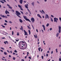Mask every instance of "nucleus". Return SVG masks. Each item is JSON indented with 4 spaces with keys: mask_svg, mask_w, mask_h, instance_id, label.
<instances>
[{
    "mask_svg": "<svg viewBox=\"0 0 61 61\" xmlns=\"http://www.w3.org/2000/svg\"><path fill=\"white\" fill-rule=\"evenodd\" d=\"M15 12L16 13H15V14H16V15H17L18 17H19L21 18V17H20V16H19L20 15H21V13L17 11H16Z\"/></svg>",
    "mask_w": 61,
    "mask_h": 61,
    "instance_id": "obj_1",
    "label": "nucleus"
},
{
    "mask_svg": "<svg viewBox=\"0 0 61 61\" xmlns=\"http://www.w3.org/2000/svg\"><path fill=\"white\" fill-rule=\"evenodd\" d=\"M23 17L26 20V21H29L30 22H31L30 20L29 19H28L27 18V17L26 16H23Z\"/></svg>",
    "mask_w": 61,
    "mask_h": 61,
    "instance_id": "obj_2",
    "label": "nucleus"
},
{
    "mask_svg": "<svg viewBox=\"0 0 61 61\" xmlns=\"http://www.w3.org/2000/svg\"><path fill=\"white\" fill-rule=\"evenodd\" d=\"M54 22L57 23V21L58 20V18H54Z\"/></svg>",
    "mask_w": 61,
    "mask_h": 61,
    "instance_id": "obj_3",
    "label": "nucleus"
},
{
    "mask_svg": "<svg viewBox=\"0 0 61 61\" xmlns=\"http://www.w3.org/2000/svg\"><path fill=\"white\" fill-rule=\"evenodd\" d=\"M31 20L33 23H34L35 21V19L33 17L31 18Z\"/></svg>",
    "mask_w": 61,
    "mask_h": 61,
    "instance_id": "obj_4",
    "label": "nucleus"
},
{
    "mask_svg": "<svg viewBox=\"0 0 61 61\" xmlns=\"http://www.w3.org/2000/svg\"><path fill=\"white\" fill-rule=\"evenodd\" d=\"M58 27H59V33H61V27L60 26H59Z\"/></svg>",
    "mask_w": 61,
    "mask_h": 61,
    "instance_id": "obj_5",
    "label": "nucleus"
},
{
    "mask_svg": "<svg viewBox=\"0 0 61 61\" xmlns=\"http://www.w3.org/2000/svg\"><path fill=\"white\" fill-rule=\"evenodd\" d=\"M24 32L25 33V36H28V34H27V33L25 31V30H24Z\"/></svg>",
    "mask_w": 61,
    "mask_h": 61,
    "instance_id": "obj_6",
    "label": "nucleus"
},
{
    "mask_svg": "<svg viewBox=\"0 0 61 61\" xmlns=\"http://www.w3.org/2000/svg\"><path fill=\"white\" fill-rule=\"evenodd\" d=\"M47 18L48 19H49V16L47 14H46L45 15V18L46 19H47Z\"/></svg>",
    "mask_w": 61,
    "mask_h": 61,
    "instance_id": "obj_7",
    "label": "nucleus"
},
{
    "mask_svg": "<svg viewBox=\"0 0 61 61\" xmlns=\"http://www.w3.org/2000/svg\"><path fill=\"white\" fill-rule=\"evenodd\" d=\"M25 6L26 8H28V4H26L25 5Z\"/></svg>",
    "mask_w": 61,
    "mask_h": 61,
    "instance_id": "obj_8",
    "label": "nucleus"
},
{
    "mask_svg": "<svg viewBox=\"0 0 61 61\" xmlns=\"http://www.w3.org/2000/svg\"><path fill=\"white\" fill-rule=\"evenodd\" d=\"M7 6H8V8H9L12 9V8L10 6V5H9L7 4Z\"/></svg>",
    "mask_w": 61,
    "mask_h": 61,
    "instance_id": "obj_9",
    "label": "nucleus"
},
{
    "mask_svg": "<svg viewBox=\"0 0 61 61\" xmlns=\"http://www.w3.org/2000/svg\"><path fill=\"white\" fill-rule=\"evenodd\" d=\"M59 35V33H57L56 35V37H58V36Z\"/></svg>",
    "mask_w": 61,
    "mask_h": 61,
    "instance_id": "obj_10",
    "label": "nucleus"
},
{
    "mask_svg": "<svg viewBox=\"0 0 61 61\" xmlns=\"http://www.w3.org/2000/svg\"><path fill=\"white\" fill-rule=\"evenodd\" d=\"M20 3L21 4H22V3H23V0H20Z\"/></svg>",
    "mask_w": 61,
    "mask_h": 61,
    "instance_id": "obj_11",
    "label": "nucleus"
},
{
    "mask_svg": "<svg viewBox=\"0 0 61 61\" xmlns=\"http://www.w3.org/2000/svg\"><path fill=\"white\" fill-rule=\"evenodd\" d=\"M42 26L44 30V31H45V26H44V25H42Z\"/></svg>",
    "mask_w": 61,
    "mask_h": 61,
    "instance_id": "obj_12",
    "label": "nucleus"
},
{
    "mask_svg": "<svg viewBox=\"0 0 61 61\" xmlns=\"http://www.w3.org/2000/svg\"><path fill=\"white\" fill-rule=\"evenodd\" d=\"M37 15L39 17H40V18H42V17H41V16L39 14H37Z\"/></svg>",
    "mask_w": 61,
    "mask_h": 61,
    "instance_id": "obj_13",
    "label": "nucleus"
},
{
    "mask_svg": "<svg viewBox=\"0 0 61 61\" xmlns=\"http://www.w3.org/2000/svg\"><path fill=\"white\" fill-rule=\"evenodd\" d=\"M19 20L20 21V23H22L23 22V20H21V19H19Z\"/></svg>",
    "mask_w": 61,
    "mask_h": 61,
    "instance_id": "obj_14",
    "label": "nucleus"
},
{
    "mask_svg": "<svg viewBox=\"0 0 61 61\" xmlns=\"http://www.w3.org/2000/svg\"><path fill=\"white\" fill-rule=\"evenodd\" d=\"M34 3H35L34 2H33L32 3H31V5H33V6H34Z\"/></svg>",
    "mask_w": 61,
    "mask_h": 61,
    "instance_id": "obj_15",
    "label": "nucleus"
},
{
    "mask_svg": "<svg viewBox=\"0 0 61 61\" xmlns=\"http://www.w3.org/2000/svg\"><path fill=\"white\" fill-rule=\"evenodd\" d=\"M21 28H20V30H23V27H22V26H21Z\"/></svg>",
    "mask_w": 61,
    "mask_h": 61,
    "instance_id": "obj_16",
    "label": "nucleus"
},
{
    "mask_svg": "<svg viewBox=\"0 0 61 61\" xmlns=\"http://www.w3.org/2000/svg\"><path fill=\"white\" fill-rule=\"evenodd\" d=\"M40 49H41V47L39 48H38V50H39V51L40 52Z\"/></svg>",
    "mask_w": 61,
    "mask_h": 61,
    "instance_id": "obj_17",
    "label": "nucleus"
},
{
    "mask_svg": "<svg viewBox=\"0 0 61 61\" xmlns=\"http://www.w3.org/2000/svg\"><path fill=\"white\" fill-rule=\"evenodd\" d=\"M28 32H29V34L30 35V34H31V32L30 31V30H29Z\"/></svg>",
    "mask_w": 61,
    "mask_h": 61,
    "instance_id": "obj_18",
    "label": "nucleus"
},
{
    "mask_svg": "<svg viewBox=\"0 0 61 61\" xmlns=\"http://www.w3.org/2000/svg\"><path fill=\"white\" fill-rule=\"evenodd\" d=\"M49 23H47V25H46V26H47V27H48V26H49Z\"/></svg>",
    "mask_w": 61,
    "mask_h": 61,
    "instance_id": "obj_19",
    "label": "nucleus"
},
{
    "mask_svg": "<svg viewBox=\"0 0 61 61\" xmlns=\"http://www.w3.org/2000/svg\"><path fill=\"white\" fill-rule=\"evenodd\" d=\"M51 22H53V19L52 18H51Z\"/></svg>",
    "mask_w": 61,
    "mask_h": 61,
    "instance_id": "obj_20",
    "label": "nucleus"
},
{
    "mask_svg": "<svg viewBox=\"0 0 61 61\" xmlns=\"http://www.w3.org/2000/svg\"><path fill=\"white\" fill-rule=\"evenodd\" d=\"M27 27H28V28L29 29H31V28H30V27L29 26H27Z\"/></svg>",
    "mask_w": 61,
    "mask_h": 61,
    "instance_id": "obj_21",
    "label": "nucleus"
},
{
    "mask_svg": "<svg viewBox=\"0 0 61 61\" xmlns=\"http://www.w3.org/2000/svg\"><path fill=\"white\" fill-rule=\"evenodd\" d=\"M4 55H7V53L5 52H4Z\"/></svg>",
    "mask_w": 61,
    "mask_h": 61,
    "instance_id": "obj_22",
    "label": "nucleus"
},
{
    "mask_svg": "<svg viewBox=\"0 0 61 61\" xmlns=\"http://www.w3.org/2000/svg\"><path fill=\"white\" fill-rule=\"evenodd\" d=\"M5 13L6 14H7V11L6 10L5 11Z\"/></svg>",
    "mask_w": 61,
    "mask_h": 61,
    "instance_id": "obj_23",
    "label": "nucleus"
},
{
    "mask_svg": "<svg viewBox=\"0 0 61 61\" xmlns=\"http://www.w3.org/2000/svg\"><path fill=\"white\" fill-rule=\"evenodd\" d=\"M0 2H1V3H2L3 4H4V2L3 1H1Z\"/></svg>",
    "mask_w": 61,
    "mask_h": 61,
    "instance_id": "obj_24",
    "label": "nucleus"
},
{
    "mask_svg": "<svg viewBox=\"0 0 61 61\" xmlns=\"http://www.w3.org/2000/svg\"><path fill=\"white\" fill-rule=\"evenodd\" d=\"M42 12H43V13L44 14H45V12L44 11V10H42Z\"/></svg>",
    "mask_w": 61,
    "mask_h": 61,
    "instance_id": "obj_25",
    "label": "nucleus"
},
{
    "mask_svg": "<svg viewBox=\"0 0 61 61\" xmlns=\"http://www.w3.org/2000/svg\"><path fill=\"white\" fill-rule=\"evenodd\" d=\"M40 12L41 13H42V14H43V12L41 11V10H39Z\"/></svg>",
    "mask_w": 61,
    "mask_h": 61,
    "instance_id": "obj_26",
    "label": "nucleus"
},
{
    "mask_svg": "<svg viewBox=\"0 0 61 61\" xmlns=\"http://www.w3.org/2000/svg\"><path fill=\"white\" fill-rule=\"evenodd\" d=\"M2 17H3V18H5V16L4 15H2Z\"/></svg>",
    "mask_w": 61,
    "mask_h": 61,
    "instance_id": "obj_27",
    "label": "nucleus"
},
{
    "mask_svg": "<svg viewBox=\"0 0 61 61\" xmlns=\"http://www.w3.org/2000/svg\"><path fill=\"white\" fill-rule=\"evenodd\" d=\"M13 60H15V57H13Z\"/></svg>",
    "mask_w": 61,
    "mask_h": 61,
    "instance_id": "obj_28",
    "label": "nucleus"
},
{
    "mask_svg": "<svg viewBox=\"0 0 61 61\" xmlns=\"http://www.w3.org/2000/svg\"><path fill=\"white\" fill-rule=\"evenodd\" d=\"M20 8L21 10H23V9L22 8V7H21V8Z\"/></svg>",
    "mask_w": 61,
    "mask_h": 61,
    "instance_id": "obj_29",
    "label": "nucleus"
},
{
    "mask_svg": "<svg viewBox=\"0 0 61 61\" xmlns=\"http://www.w3.org/2000/svg\"><path fill=\"white\" fill-rule=\"evenodd\" d=\"M18 6L19 7H20V8L21 7V6H20V5H18Z\"/></svg>",
    "mask_w": 61,
    "mask_h": 61,
    "instance_id": "obj_30",
    "label": "nucleus"
},
{
    "mask_svg": "<svg viewBox=\"0 0 61 61\" xmlns=\"http://www.w3.org/2000/svg\"><path fill=\"white\" fill-rule=\"evenodd\" d=\"M59 19L60 20V21L61 22V17H60L59 18Z\"/></svg>",
    "mask_w": 61,
    "mask_h": 61,
    "instance_id": "obj_31",
    "label": "nucleus"
},
{
    "mask_svg": "<svg viewBox=\"0 0 61 61\" xmlns=\"http://www.w3.org/2000/svg\"><path fill=\"white\" fill-rule=\"evenodd\" d=\"M14 52H15V53H17V52L15 50V51H14Z\"/></svg>",
    "mask_w": 61,
    "mask_h": 61,
    "instance_id": "obj_32",
    "label": "nucleus"
},
{
    "mask_svg": "<svg viewBox=\"0 0 61 61\" xmlns=\"http://www.w3.org/2000/svg\"><path fill=\"white\" fill-rule=\"evenodd\" d=\"M56 53H58V51H57V49H56Z\"/></svg>",
    "mask_w": 61,
    "mask_h": 61,
    "instance_id": "obj_33",
    "label": "nucleus"
},
{
    "mask_svg": "<svg viewBox=\"0 0 61 61\" xmlns=\"http://www.w3.org/2000/svg\"><path fill=\"white\" fill-rule=\"evenodd\" d=\"M17 35L19 36V32H17Z\"/></svg>",
    "mask_w": 61,
    "mask_h": 61,
    "instance_id": "obj_34",
    "label": "nucleus"
},
{
    "mask_svg": "<svg viewBox=\"0 0 61 61\" xmlns=\"http://www.w3.org/2000/svg\"><path fill=\"white\" fill-rule=\"evenodd\" d=\"M9 23H11V24H12V22H11V21H9Z\"/></svg>",
    "mask_w": 61,
    "mask_h": 61,
    "instance_id": "obj_35",
    "label": "nucleus"
},
{
    "mask_svg": "<svg viewBox=\"0 0 61 61\" xmlns=\"http://www.w3.org/2000/svg\"><path fill=\"white\" fill-rule=\"evenodd\" d=\"M5 18H7V17L6 16V15L5 16Z\"/></svg>",
    "mask_w": 61,
    "mask_h": 61,
    "instance_id": "obj_36",
    "label": "nucleus"
},
{
    "mask_svg": "<svg viewBox=\"0 0 61 61\" xmlns=\"http://www.w3.org/2000/svg\"><path fill=\"white\" fill-rule=\"evenodd\" d=\"M5 22H6V23H7L8 22L7 20H5Z\"/></svg>",
    "mask_w": 61,
    "mask_h": 61,
    "instance_id": "obj_37",
    "label": "nucleus"
},
{
    "mask_svg": "<svg viewBox=\"0 0 61 61\" xmlns=\"http://www.w3.org/2000/svg\"><path fill=\"white\" fill-rule=\"evenodd\" d=\"M20 13H21V14H22L23 15V12L22 11H20Z\"/></svg>",
    "mask_w": 61,
    "mask_h": 61,
    "instance_id": "obj_38",
    "label": "nucleus"
},
{
    "mask_svg": "<svg viewBox=\"0 0 61 61\" xmlns=\"http://www.w3.org/2000/svg\"><path fill=\"white\" fill-rule=\"evenodd\" d=\"M41 58L42 59H43V58H44V56H41Z\"/></svg>",
    "mask_w": 61,
    "mask_h": 61,
    "instance_id": "obj_39",
    "label": "nucleus"
},
{
    "mask_svg": "<svg viewBox=\"0 0 61 61\" xmlns=\"http://www.w3.org/2000/svg\"><path fill=\"white\" fill-rule=\"evenodd\" d=\"M51 16L52 17H54V16L53 15H51Z\"/></svg>",
    "mask_w": 61,
    "mask_h": 61,
    "instance_id": "obj_40",
    "label": "nucleus"
},
{
    "mask_svg": "<svg viewBox=\"0 0 61 61\" xmlns=\"http://www.w3.org/2000/svg\"><path fill=\"white\" fill-rule=\"evenodd\" d=\"M2 0V1H4V2H6V1L5 0Z\"/></svg>",
    "mask_w": 61,
    "mask_h": 61,
    "instance_id": "obj_41",
    "label": "nucleus"
},
{
    "mask_svg": "<svg viewBox=\"0 0 61 61\" xmlns=\"http://www.w3.org/2000/svg\"><path fill=\"white\" fill-rule=\"evenodd\" d=\"M28 58H29V59H31V58L30 56L28 57Z\"/></svg>",
    "mask_w": 61,
    "mask_h": 61,
    "instance_id": "obj_42",
    "label": "nucleus"
},
{
    "mask_svg": "<svg viewBox=\"0 0 61 61\" xmlns=\"http://www.w3.org/2000/svg\"><path fill=\"white\" fill-rule=\"evenodd\" d=\"M59 61H61V58H59Z\"/></svg>",
    "mask_w": 61,
    "mask_h": 61,
    "instance_id": "obj_43",
    "label": "nucleus"
},
{
    "mask_svg": "<svg viewBox=\"0 0 61 61\" xmlns=\"http://www.w3.org/2000/svg\"><path fill=\"white\" fill-rule=\"evenodd\" d=\"M4 25H7V24L6 23H5L4 24Z\"/></svg>",
    "mask_w": 61,
    "mask_h": 61,
    "instance_id": "obj_44",
    "label": "nucleus"
},
{
    "mask_svg": "<svg viewBox=\"0 0 61 61\" xmlns=\"http://www.w3.org/2000/svg\"><path fill=\"white\" fill-rule=\"evenodd\" d=\"M53 51H52L51 52V54H53Z\"/></svg>",
    "mask_w": 61,
    "mask_h": 61,
    "instance_id": "obj_45",
    "label": "nucleus"
},
{
    "mask_svg": "<svg viewBox=\"0 0 61 61\" xmlns=\"http://www.w3.org/2000/svg\"><path fill=\"white\" fill-rule=\"evenodd\" d=\"M0 48H1V49H2V50H4V48H3L1 47Z\"/></svg>",
    "mask_w": 61,
    "mask_h": 61,
    "instance_id": "obj_46",
    "label": "nucleus"
},
{
    "mask_svg": "<svg viewBox=\"0 0 61 61\" xmlns=\"http://www.w3.org/2000/svg\"><path fill=\"white\" fill-rule=\"evenodd\" d=\"M4 44H5V45H6V41H4Z\"/></svg>",
    "mask_w": 61,
    "mask_h": 61,
    "instance_id": "obj_47",
    "label": "nucleus"
},
{
    "mask_svg": "<svg viewBox=\"0 0 61 61\" xmlns=\"http://www.w3.org/2000/svg\"><path fill=\"white\" fill-rule=\"evenodd\" d=\"M50 31H51V30H52V28H50Z\"/></svg>",
    "mask_w": 61,
    "mask_h": 61,
    "instance_id": "obj_48",
    "label": "nucleus"
},
{
    "mask_svg": "<svg viewBox=\"0 0 61 61\" xmlns=\"http://www.w3.org/2000/svg\"><path fill=\"white\" fill-rule=\"evenodd\" d=\"M13 34H14V31H12V35H13Z\"/></svg>",
    "mask_w": 61,
    "mask_h": 61,
    "instance_id": "obj_49",
    "label": "nucleus"
},
{
    "mask_svg": "<svg viewBox=\"0 0 61 61\" xmlns=\"http://www.w3.org/2000/svg\"><path fill=\"white\" fill-rule=\"evenodd\" d=\"M37 3H38V4H40V3H39V2L38 1H37Z\"/></svg>",
    "mask_w": 61,
    "mask_h": 61,
    "instance_id": "obj_50",
    "label": "nucleus"
},
{
    "mask_svg": "<svg viewBox=\"0 0 61 61\" xmlns=\"http://www.w3.org/2000/svg\"><path fill=\"white\" fill-rule=\"evenodd\" d=\"M48 54H46V56H47H47H48Z\"/></svg>",
    "mask_w": 61,
    "mask_h": 61,
    "instance_id": "obj_51",
    "label": "nucleus"
},
{
    "mask_svg": "<svg viewBox=\"0 0 61 61\" xmlns=\"http://www.w3.org/2000/svg\"><path fill=\"white\" fill-rule=\"evenodd\" d=\"M2 27H3V28H5V27L4 26H2Z\"/></svg>",
    "mask_w": 61,
    "mask_h": 61,
    "instance_id": "obj_52",
    "label": "nucleus"
},
{
    "mask_svg": "<svg viewBox=\"0 0 61 61\" xmlns=\"http://www.w3.org/2000/svg\"><path fill=\"white\" fill-rule=\"evenodd\" d=\"M27 10L28 11V12H30V10H29V9H27Z\"/></svg>",
    "mask_w": 61,
    "mask_h": 61,
    "instance_id": "obj_53",
    "label": "nucleus"
},
{
    "mask_svg": "<svg viewBox=\"0 0 61 61\" xmlns=\"http://www.w3.org/2000/svg\"><path fill=\"white\" fill-rule=\"evenodd\" d=\"M9 57L10 58L11 57V56L10 55H9Z\"/></svg>",
    "mask_w": 61,
    "mask_h": 61,
    "instance_id": "obj_54",
    "label": "nucleus"
},
{
    "mask_svg": "<svg viewBox=\"0 0 61 61\" xmlns=\"http://www.w3.org/2000/svg\"><path fill=\"white\" fill-rule=\"evenodd\" d=\"M4 33H5V34H8V33H7V32H4Z\"/></svg>",
    "mask_w": 61,
    "mask_h": 61,
    "instance_id": "obj_55",
    "label": "nucleus"
},
{
    "mask_svg": "<svg viewBox=\"0 0 61 61\" xmlns=\"http://www.w3.org/2000/svg\"><path fill=\"white\" fill-rule=\"evenodd\" d=\"M6 43H7V44H8V42L7 41H6Z\"/></svg>",
    "mask_w": 61,
    "mask_h": 61,
    "instance_id": "obj_56",
    "label": "nucleus"
},
{
    "mask_svg": "<svg viewBox=\"0 0 61 61\" xmlns=\"http://www.w3.org/2000/svg\"><path fill=\"white\" fill-rule=\"evenodd\" d=\"M5 39V37H2V39Z\"/></svg>",
    "mask_w": 61,
    "mask_h": 61,
    "instance_id": "obj_57",
    "label": "nucleus"
},
{
    "mask_svg": "<svg viewBox=\"0 0 61 61\" xmlns=\"http://www.w3.org/2000/svg\"><path fill=\"white\" fill-rule=\"evenodd\" d=\"M47 53H49V51H48L47 52Z\"/></svg>",
    "mask_w": 61,
    "mask_h": 61,
    "instance_id": "obj_58",
    "label": "nucleus"
},
{
    "mask_svg": "<svg viewBox=\"0 0 61 61\" xmlns=\"http://www.w3.org/2000/svg\"><path fill=\"white\" fill-rule=\"evenodd\" d=\"M16 41H19V40H16Z\"/></svg>",
    "mask_w": 61,
    "mask_h": 61,
    "instance_id": "obj_59",
    "label": "nucleus"
},
{
    "mask_svg": "<svg viewBox=\"0 0 61 61\" xmlns=\"http://www.w3.org/2000/svg\"><path fill=\"white\" fill-rule=\"evenodd\" d=\"M21 60L22 61H24V60L23 59H21Z\"/></svg>",
    "mask_w": 61,
    "mask_h": 61,
    "instance_id": "obj_60",
    "label": "nucleus"
},
{
    "mask_svg": "<svg viewBox=\"0 0 61 61\" xmlns=\"http://www.w3.org/2000/svg\"><path fill=\"white\" fill-rule=\"evenodd\" d=\"M36 31L37 32H38V30L37 29H36Z\"/></svg>",
    "mask_w": 61,
    "mask_h": 61,
    "instance_id": "obj_61",
    "label": "nucleus"
},
{
    "mask_svg": "<svg viewBox=\"0 0 61 61\" xmlns=\"http://www.w3.org/2000/svg\"><path fill=\"white\" fill-rule=\"evenodd\" d=\"M42 51H43V49H41V52H42Z\"/></svg>",
    "mask_w": 61,
    "mask_h": 61,
    "instance_id": "obj_62",
    "label": "nucleus"
},
{
    "mask_svg": "<svg viewBox=\"0 0 61 61\" xmlns=\"http://www.w3.org/2000/svg\"><path fill=\"white\" fill-rule=\"evenodd\" d=\"M47 1V0H44V1L45 2H46Z\"/></svg>",
    "mask_w": 61,
    "mask_h": 61,
    "instance_id": "obj_63",
    "label": "nucleus"
},
{
    "mask_svg": "<svg viewBox=\"0 0 61 61\" xmlns=\"http://www.w3.org/2000/svg\"><path fill=\"white\" fill-rule=\"evenodd\" d=\"M15 53H13V55H15Z\"/></svg>",
    "mask_w": 61,
    "mask_h": 61,
    "instance_id": "obj_64",
    "label": "nucleus"
}]
</instances>
